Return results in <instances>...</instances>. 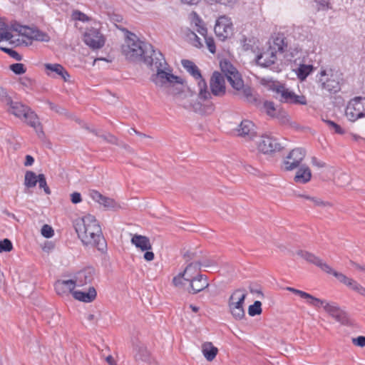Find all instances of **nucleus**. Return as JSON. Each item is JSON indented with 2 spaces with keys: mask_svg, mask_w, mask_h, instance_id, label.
Returning a JSON list of instances; mask_svg holds the SVG:
<instances>
[{
  "mask_svg": "<svg viewBox=\"0 0 365 365\" xmlns=\"http://www.w3.org/2000/svg\"><path fill=\"white\" fill-rule=\"evenodd\" d=\"M175 103L200 115H208L215 110L214 97H222L225 93H171Z\"/></svg>",
  "mask_w": 365,
  "mask_h": 365,
  "instance_id": "f257e3e1",
  "label": "nucleus"
},
{
  "mask_svg": "<svg viewBox=\"0 0 365 365\" xmlns=\"http://www.w3.org/2000/svg\"><path fill=\"white\" fill-rule=\"evenodd\" d=\"M74 228L78 237L85 245H92L101 252L107 250V243L103 235L101 227L95 216L88 214L74 222Z\"/></svg>",
  "mask_w": 365,
  "mask_h": 365,
  "instance_id": "f03ea898",
  "label": "nucleus"
},
{
  "mask_svg": "<svg viewBox=\"0 0 365 365\" xmlns=\"http://www.w3.org/2000/svg\"><path fill=\"white\" fill-rule=\"evenodd\" d=\"M125 43L122 46V52L125 58L130 61H143L145 64H152L156 53L153 46L140 41L138 36L128 31Z\"/></svg>",
  "mask_w": 365,
  "mask_h": 365,
  "instance_id": "7ed1b4c3",
  "label": "nucleus"
},
{
  "mask_svg": "<svg viewBox=\"0 0 365 365\" xmlns=\"http://www.w3.org/2000/svg\"><path fill=\"white\" fill-rule=\"evenodd\" d=\"M0 100L9 106V112L33 128L39 137L44 135L38 115L29 106L21 102L14 101L11 97L7 96V93H0Z\"/></svg>",
  "mask_w": 365,
  "mask_h": 365,
  "instance_id": "20e7f679",
  "label": "nucleus"
},
{
  "mask_svg": "<svg viewBox=\"0 0 365 365\" xmlns=\"http://www.w3.org/2000/svg\"><path fill=\"white\" fill-rule=\"evenodd\" d=\"M148 66L151 69L154 70L155 68L157 71V73L153 78V81L156 85L168 87L174 86L175 84L183 85L185 82L181 77L166 71L168 63L160 51L156 53L153 58V63L152 64H148Z\"/></svg>",
  "mask_w": 365,
  "mask_h": 365,
  "instance_id": "39448f33",
  "label": "nucleus"
},
{
  "mask_svg": "<svg viewBox=\"0 0 365 365\" xmlns=\"http://www.w3.org/2000/svg\"><path fill=\"white\" fill-rule=\"evenodd\" d=\"M318 82L320 84V88L323 90L339 91L344 80L341 71L329 68L321 70Z\"/></svg>",
  "mask_w": 365,
  "mask_h": 365,
  "instance_id": "423d86ee",
  "label": "nucleus"
},
{
  "mask_svg": "<svg viewBox=\"0 0 365 365\" xmlns=\"http://www.w3.org/2000/svg\"><path fill=\"white\" fill-rule=\"evenodd\" d=\"M319 303H315L313 307L318 309L323 307L324 310L336 322L342 325H348L349 319L348 314L343 310L336 302H329L319 298Z\"/></svg>",
  "mask_w": 365,
  "mask_h": 365,
  "instance_id": "0eeeda50",
  "label": "nucleus"
},
{
  "mask_svg": "<svg viewBox=\"0 0 365 365\" xmlns=\"http://www.w3.org/2000/svg\"><path fill=\"white\" fill-rule=\"evenodd\" d=\"M220 66L222 73L226 77L231 86L240 91L244 87V82L238 71L227 61H221Z\"/></svg>",
  "mask_w": 365,
  "mask_h": 365,
  "instance_id": "6e6552de",
  "label": "nucleus"
},
{
  "mask_svg": "<svg viewBox=\"0 0 365 365\" xmlns=\"http://www.w3.org/2000/svg\"><path fill=\"white\" fill-rule=\"evenodd\" d=\"M346 116L352 122L365 116V98L355 97L351 99L345 110Z\"/></svg>",
  "mask_w": 365,
  "mask_h": 365,
  "instance_id": "1a4fd4ad",
  "label": "nucleus"
},
{
  "mask_svg": "<svg viewBox=\"0 0 365 365\" xmlns=\"http://www.w3.org/2000/svg\"><path fill=\"white\" fill-rule=\"evenodd\" d=\"M306 156V151L301 148L292 149L282 163V169L285 171L293 170L301 165Z\"/></svg>",
  "mask_w": 365,
  "mask_h": 365,
  "instance_id": "9d476101",
  "label": "nucleus"
},
{
  "mask_svg": "<svg viewBox=\"0 0 365 365\" xmlns=\"http://www.w3.org/2000/svg\"><path fill=\"white\" fill-rule=\"evenodd\" d=\"M214 31L216 36L221 40L227 39L233 33V24L231 19L225 15L220 16L216 21Z\"/></svg>",
  "mask_w": 365,
  "mask_h": 365,
  "instance_id": "9b49d317",
  "label": "nucleus"
},
{
  "mask_svg": "<svg viewBox=\"0 0 365 365\" xmlns=\"http://www.w3.org/2000/svg\"><path fill=\"white\" fill-rule=\"evenodd\" d=\"M257 148L260 152L264 154L279 151L282 149V146L278 140L269 135L262 136L258 142Z\"/></svg>",
  "mask_w": 365,
  "mask_h": 365,
  "instance_id": "f8f14e48",
  "label": "nucleus"
},
{
  "mask_svg": "<svg viewBox=\"0 0 365 365\" xmlns=\"http://www.w3.org/2000/svg\"><path fill=\"white\" fill-rule=\"evenodd\" d=\"M185 281L190 282V288L187 291L192 294H196L205 290L210 285L208 278L205 274H197L195 277L186 278Z\"/></svg>",
  "mask_w": 365,
  "mask_h": 365,
  "instance_id": "ddd939ff",
  "label": "nucleus"
},
{
  "mask_svg": "<svg viewBox=\"0 0 365 365\" xmlns=\"http://www.w3.org/2000/svg\"><path fill=\"white\" fill-rule=\"evenodd\" d=\"M83 41L89 47L101 48L105 44V41L98 30L92 29L86 31L83 36Z\"/></svg>",
  "mask_w": 365,
  "mask_h": 365,
  "instance_id": "4468645a",
  "label": "nucleus"
},
{
  "mask_svg": "<svg viewBox=\"0 0 365 365\" xmlns=\"http://www.w3.org/2000/svg\"><path fill=\"white\" fill-rule=\"evenodd\" d=\"M44 67L46 73L50 77L61 78L66 82L71 81V76L62 65L59 63H46Z\"/></svg>",
  "mask_w": 365,
  "mask_h": 365,
  "instance_id": "2eb2a0df",
  "label": "nucleus"
},
{
  "mask_svg": "<svg viewBox=\"0 0 365 365\" xmlns=\"http://www.w3.org/2000/svg\"><path fill=\"white\" fill-rule=\"evenodd\" d=\"M237 135L251 140L257 136L255 124L249 120H243L236 128Z\"/></svg>",
  "mask_w": 365,
  "mask_h": 365,
  "instance_id": "dca6fc26",
  "label": "nucleus"
},
{
  "mask_svg": "<svg viewBox=\"0 0 365 365\" xmlns=\"http://www.w3.org/2000/svg\"><path fill=\"white\" fill-rule=\"evenodd\" d=\"M297 255L303 258L307 262L315 264L324 272H330L331 270V267L328 264L324 262L322 259L313 253L306 250H300L297 252Z\"/></svg>",
  "mask_w": 365,
  "mask_h": 365,
  "instance_id": "f3484780",
  "label": "nucleus"
},
{
  "mask_svg": "<svg viewBox=\"0 0 365 365\" xmlns=\"http://www.w3.org/2000/svg\"><path fill=\"white\" fill-rule=\"evenodd\" d=\"M95 275V269L93 267H86L79 272L75 275V285L78 287L84 286L93 282Z\"/></svg>",
  "mask_w": 365,
  "mask_h": 365,
  "instance_id": "a211bd4d",
  "label": "nucleus"
},
{
  "mask_svg": "<svg viewBox=\"0 0 365 365\" xmlns=\"http://www.w3.org/2000/svg\"><path fill=\"white\" fill-rule=\"evenodd\" d=\"M277 60L276 53L269 47L256 57L257 63L262 67H269Z\"/></svg>",
  "mask_w": 365,
  "mask_h": 365,
  "instance_id": "6ab92c4d",
  "label": "nucleus"
},
{
  "mask_svg": "<svg viewBox=\"0 0 365 365\" xmlns=\"http://www.w3.org/2000/svg\"><path fill=\"white\" fill-rule=\"evenodd\" d=\"M247 297L245 289H237L233 292L228 300L229 308H243V304Z\"/></svg>",
  "mask_w": 365,
  "mask_h": 365,
  "instance_id": "aec40b11",
  "label": "nucleus"
},
{
  "mask_svg": "<svg viewBox=\"0 0 365 365\" xmlns=\"http://www.w3.org/2000/svg\"><path fill=\"white\" fill-rule=\"evenodd\" d=\"M226 77L219 71H214L210 80V91H225Z\"/></svg>",
  "mask_w": 365,
  "mask_h": 365,
  "instance_id": "412c9836",
  "label": "nucleus"
},
{
  "mask_svg": "<svg viewBox=\"0 0 365 365\" xmlns=\"http://www.w3.org/2000/svg\"><path fill=\"white\" fill-rule=\"evenodd\" d=\"M54 287L56 293L59 295H63L67 293H71L73 294V292H75L74 289L76 285L73 279H67L56 281Z\"/></svg>",
  "mask_w": 365,
  "mask_h": 365,
  "instance_id": "4be33fe9",
  "label": "nucleus"
},
{
  "mask_svg": "<svg viewBox=\"0 0 365 365\" xmlns=\"http://www.w3.org/2000/svg\"><path fill=\"white\" fill-rule=\"evenodd\" d=\"M279 98L281 103L290 104L306 105L307 99L303 95H295V93H280Z\"/></svg>",
  "mask_w": 365,
  "mask_h": 365,
  "instance_id": "5701e85b",
  "label": "nucleus"
},
{
  "mask_svg": "<svg viewBox=\"0 0 365 365\" xmlns=\"http://www.w3.org/2000/svg\"><path fill=\"white\" fill-rule=\"evenodd\" d=\"M89 195L94 201L106 208H114L116 206V202L113 199L103 195L97 190H91Z\"/></svg>",
  "mask_w": 365,
  "mask_h": 365,
  "instance_id": "b1692460",
  "label": "nucleus"
},
{
  "mask_svg": "<svg viewBox=\"0 0 365 365\" xmlns=\"http://www.w3.org/2000/svg\"><path fill=\"white\" fill-rule=\"evenodd\" d=\"M240 96V98L252 106L257 108H261L262 105L263 98L259 95L258 93H235Z\"/></svg>",
  "mask_w": 365,
  "mask_h": 365,
  "instance_id": "393cba45",
  "label": "nucleus"
},
{
  "mask_svg": "<svg viewBox=\"0 0 365 365\" xmlns=\"http://www.w3.org/2000/svg\"><path fill=\"white\" fill-rule=\"evenodd\" d=\"M312 178V171L307 165H301L298 167L294 180L297 183L305 184L310 181Z\"/></svg>",
  "mask_w": 365,
  "mask_h": 365,
  "instance_id": "a878e982",
  "label": "nucleus"
},
{
  "mask_svg": "<svg viewBox=\"0 0 365 365\" xmlns=\"http://www.w3.org/2000/svg\"><path fill=\"white\" fill-rule=\"evenodd\" d=\"M96 296L97 292L93 287H90L87 292H73V297L74 299L86 303L93 302L96 298Z\"/></svg>",
  "mask_w": 365,
  "mask_h": 365,
  "instance_id": "bb28decb",
  "label": "nucleus"
},
{
  "mask_svg": "<svg viewBox=\"0 0 365 365\" xmlns=\"http://www.w3.org/2000/svg\"><path fill=\"white\" fill-rule=\"evenodd\" d=\"M131 242L142 251L150 250L152 249V245L149 238L144 235H133L131 238Z\"/></svg>",
  "mask_w": 365,
  "mask_h": 365,
  "instance_id": "cd10ccee",
  "label": "nucleus"
},
{
  "mask_svg": "<svg viewBox=\"0 0 365 365\" xmlns=\"http://www.w3.org/2000/svg\"><path fill=\"white\" fill-rule=\"evenodd\" d=\"M273 118H277L279 123L282 125L289 126L295 129L299 128L297 123L292 121L289 115L283 109H279Z\"/></svg>",
  "mask_w": 365,
  "mask_h": 365,
  "instance_id": "c85d7f7f",
  "label": "nucleus"
},
{
  "mask_svg": "<svg viewBox=\"0 0 365 365\" xmlns=\"http://www.w3.org/2000/svg\"><path fill=\"white\" fill-rule=\"evenodd\" d=\"M201 267L202 263L200 261L190 262L182 272L185 276V277H184V280H185L186 278L195 277L197 274H201L200 273Z\"/></svg>",
  "mask_w": 365,
  "mask_h": 365,
  "instance_id": "c756f323",
  "label": "nucleus"
},
{
  "mask_svg": "<svg viewBox=\"0 0 365 365\" xmlns=\"http://www.w3.org/2000/svg\"><path fill=\"white\" fill-rule=\"evenodd\" d=\"M259 83L269 91H288L279 81H274L272 78H263L259 81Z\"/></svg>",
  "mask_w": 365,
  "mask_h": 365,
  "instance_id": "7c9ffc66",
  "label": "nucleus"
},
{
  "mask_svg": "<svg viewBox=\"0 0 365 365\" xmlns=\"http://www.w3.org/2000/svg\"><path fill=\"white\" fill-rule=\"evenodd\" d=\"M202 351L208 361H212L217 356L218 349L211 342H205L202 346Z\"/></svg>",
  "mask_w": 365,
  "mask_h": 365,
  "instance_id": "2f4dec72",
  "label": "nucleus"
},
{
  "mask_svg": "<svg viewBox=\"0 0 365 365\" xmlns=\"http://www.w3.org/2000/svg\"><path fill=\"white\" fill-rule=\"evenodd\" d=\"M181 64L183 68L195 78H201V73L198 67L190 60L182 59Z\"/></svg>",
  "mask_w": 365,
  "mask_h": 365,
  "instance_id": "473e14b6",
  "label": "nucleus"
},
{
  "mask_svg": "<svg viewBox=\"0 0 365 365\" xmlns=\"http://www.w3.org/2000/svg\"><path fill=\"white\" fill-rule=\"evenodd\" d=\"M287 289L295 294L299 295L301 298L306 299L307 303L310 306L313 307L314 305H316L315 303H319V298H317L314 296L304 291L299 290L293 287H287Z\"/></svg>",
  "mask_w": 365,
  "mask_h": 365,
  "instance_id": "72a5a7b5",
  "label": "nucleus"
},
{
  "mask_svg": "<svg viewBox=\"0 0 365 365\" xmlns=\"http://www.w3.org/2000/svg\"><path fill=\"white\" fill-rule=\"evenodd\" d=\"M269 48L273 49L275 53L277 51L281 53L284 52L287 48V43L285 42V38L283 36H277L273 41V45L269 46Z\"/></svg>",
  "mask_w": 365,
  "mask_h": 365,
  "instance_id": "f704fd0d",
  "label": "nucleus"
},
{
  "mask_svg": "<svg viewBox=\"0 0 365 365\" xmlns=\"http://www.w3.org/2000/svg\"><path fill=\"white\" fill-rule=\"evenodd\" d=\"M8 25L4 22H0V42L3 41H9L10 44H14L13 34L7 31Z\"/></svg>",
  "mask_w": 365,
  "mask_h": 365,
  "instance_id": "c9c22d12",
  "label": "nucleus"
},
{
  "mask_svg": "<svg viewBox=\"0 0 365 365\" xmlns=\"http://www.w3.org/2000/svg\"><path fill=\"white\" fill-rule=\"evenodd\" d=\"M259 109L264 110L267 115L272 118H273L278 111L274 102L267 100H263L261 108Z\"/></svg>",
  "mask_w": 365,
  "mask_h": 365,
  "instance_id": "e433bc0d",
  "label": "nucleus"
},
{
  "mask_svg": "<svg viewBox=\"0 0 365 365\" xmlns=\"http://www.w3.org/2000/svg\"><path fill=\"white\" fill-rule=\"evenodd\" d=\"M38 182V175L33 171L28 170L25 173L24 185L30 188L34 187Z\"/></svg>",
  "mask_w": 365,
  "mask_h": 365,
  "instance_id": "4c0bfd02",
  "label": "nucleus"
},
{
  "mask_svg": "<svg viewBox=\"0 0 365 365\" xmlns=\"http://www.w3.org/2000/svg\"><path fill=\"white\" fill-rule=\"evenodd\" d=\"M31 38L35 41L48 42L50 41L49 36L39 29H33L31 33Z\"/></svg>",
  "mask_w": 365,
  "mask_h": 365,
  "instance_id": "58836bf2",
  "label": "nucleus"
},
{
  "mask_svg": "<svg viewBox=\"0 0 365 365\" xmlns=\"http://www.w3.org/2000/svg\"><path fill=\"white\" fill-rule=\"evenodd\" d=\"M262 312V303L259 301H255L253 304L248 307V314L251 317L259 315Z\"/></svg>",
  "mask_w": 365,
  "mask_h": 365,
  "instance_id": "ea45409f",
  "label": "nucleus"
},
{
  "mask_svg": "<svg viewBox=\"0 0 365 365\" xmlns=\"http://www.w3.org/2000/svg\"><path fill=\"white\" fill-rule=\"evenodd\" d=\"M299 197L312 201L314 206H331V205L329 202H324L318 197H312V196L307 195H299Z\"/></svg>",
  "mask_w": 365,
  "mask_h": 365,
  "instance_id": "a19ab883",
  "label": "nucleus"
},
{
  "mask_svg": "<svg viewBox=\"0 0 365 365\" xmlns=\"http://www.w3.org/2000/svg\"><path fill=\"white\" fill-rule=\"evenodd\" d=\"M312 71V66L300 65L297 71V76L299 79H305Z\"/></svg>",
  "mask_w": 365,
  "mask_h": 365,
  "instance_id": "79ce46f5",
  "label": "nucleus"
},
{
  "mask_svg": "<svg viewBox=\"0 0 365 365\" xmlns=\"http://www.w3.org/2000/svg\"><path fill=\"white\" fill-rule=\"evenodd\" d=\"M325 123L328 125L330 130H333L335 133L343 135L345 130L337 123L330 120H325Z\"/></svg>",
  "mask_w": 365,
  "mask_h": 365,
  "instance_id": "37998d69",
  "label": "nucleus"
},
{
  "mask_svg": "<svg viewBox=\"0 0 365 365\" xmlns=\"http://www.w3.org/2000/svg\"><path fill=\"white\" fill-rule=\"evenodd\" d=\"M229 309H230V312L231 314L236 320H241L245 316V312L244 308L231 307Z\"/></svg>",
  "mask_w": 365,
  "mask_h": 365,
  "instance_id": "c03bdc74",
  "label": "nucleus"
},
{
  "mask_svg": "<svg viewBox=\"0 0 365 365\" xmlns=\"http://www.w3.org/2000/svg\"><path fill=\"white\" fill-rule=\"evenodd\" d=\"M100 138H101L103 140H105L106 142H107L108 143L115 145H120V141H119L118 138L110 133H108L107 134H103V135H100Z\"/></svg>",
  "mask_w": 365,
  "mask_h": 365,
  "instance_id": "a18cd8bd",
  "label": "nucleus"
},
{
  "mask_svg": "<svg viewBox=\"0 0 365 365\" xmlns=\"http://www.w3.org/2000/svg\"><path fill=\"white\" fill-rule=\"evenodd\" d=\"M10 69L16 75H21L26 71L25 66L21 63H16L10 65Z\"/></svg>",
  "mask_w": 365,
  "mask_h": 365,
  "instance_id": "49530a36",
  "label": "nucleus"
},
{
  "mask_svg": "<svg viewBox=\"0 0 365 365\" xmlns=\"http://www.w3.org/2000/svg\"><path fill=\"white\" fill-rule=\"evenodd\" d=\"M38 182L40 188H43L45 193L49 195L51 190L47 185L46 177L43 174H39L38 175Z\"/></svg>",
  "mask_w": 365,
  "mask_h": 365,
  "instance_id": "de8ad7c7",
  "label": "nucleus"
},
{
  "mask_svg": "<svg viewBox=\"0 0 365 365\" xmlns=\"http://www.w3.org/2000/svg\"><path fill=\"white\" fill-rule=\"evenodd\" d=\"M0 50L7 53L16 61H21L22 59V56L17 51L12 48L0 46Z\"/></svg>",
  "mask_w": 365,
  "mask_h": 365,
  "instance_id": "09e8293b",
  "label": "nucleus"
},
{
  "mask_svg": "<svg viewBox=\"0 0 365 365\" xmlns=\"http://www.w3.org/2000/svg\"><path fill=\"white\" fill-rule=\"evenodd\" d=\"M21 84L23 86L22 89H30L34 90L36 88V83L31 78L24 77L21 79Z\"/></svg>",
  "mask_w": 365,
  "mask_h": 365,
  "instance_id": "8fccbe9b",
  "label": "nucleus"
},
{
  "mask_svg": "<svg viewBox=\"0 0 365 365\" xmlns=\"http://www.w3.org/2000/svg\"><path fill=\"white\" fill-rule=\"evenodd\" d=\"M13 249V245L10 240L4 239L0 241V253L3 252H10Z\"/></svg>",
  "mask_w": 365,
  "mask_h": 365,
  "instance_id": "3c124183",
  "label": "nucleus"
},
{
  "mask_svg": "<svg viewBox=\"0 0 365 365\" xmlns=\"http://www.w3.org/2000/svg\"><path fill=\"white\" fill-rule=\"evenodd\" d=\"M348 287L351 289L352 290L358 292L359 294L362 295V293L365 292V287H362L360 284H359L354 279H351Z\"/></svg>",
  "mask_w": 365,
  "mask_h": 365,
  "instance_id": "603ef678",
  "label": "nucleus"
},
{
  "mask_svg": "<svg viewBox=\"0 0 365 365\" xmlns=\"http://www.w3.org/2000/svg\"><path fill=\"white\" fill-rule=\"evenodd\" d=\"M138 359L142 360L143 361H150V353L149 351L144 347L139 348L138 354L136 356Z\"/></svg>",
  "mask_w": 365,
  "mask_h": 365,
  "instance_id": "864d4df0",
  "label": "nucleus"
},
{
  "mask_svg": "<svg viewBox=\"0 0 365 365\" xmlns=\"http://www.w3.org/2000/svg\"><path fill=\"white\" fill-rule=\"evenodd\" d=\"M41 235L46 238H50L53 236L54 231L48 225H44L41 228Z\"/></svg>",
  "mask_w": 365,
  "mask_h": 365,
  "instance_id": "5fc2aeb1",
  "label": "nucleus"
},
{
  "mask_svg": "<svg viewBox=\"0 0 365 365\" xmlns=\"http://www.w3.org/2000/svg\"><path fill=\"white\" fill-rule=\"evenodd\" d=\"M197 26V32L203 36L204 37L207 36V28L203 25V21L198 16L197 18V22L195 23Z\"/></svg>",
  "mask_w": 365,
  "mask_h": 365,
  "instance_id": "6e6d98bb",
  "label": "nucleus"
},
{
  "mask_svg": "<svg viewBox=\"0 0 365 365\" xmlns=\"http://www.w3.org/2000/svg\"><path fill=\"white\" fill-rule=\"evenodd\" d=\"M205 41L210 53H215L216 52V47L214 38L212 37L205 36Z\"/></svg>",
  "mask_w": 365,
  "mask_h": 365,
  "instance_id": "4d7b16f0",
  "label": "nucleus"
},
{
  "mask_svg": "<svg viewBox=\"0 0 365 365\" xmlns=\"http://www.w3.org/2000/svg\"><path fill=\"white\" fill-rule=\"evenodd\" d=\"M327 274H333L340 282L343 283L345 280H346V276L341 272H338L335 270H334L331 267L330 272H325Z\"/></svg>",
  "mask_w": 365,
  "mask_h": 365,
  "instance_id": "13d9d810",
  "label": "nucleus"
},
{
  "mask_svg": "<svg viewBox=\"0 0 365 365\" xmlns=\"http://www.w3.org/2000/svg\"><path fill=\"white\" fill-rule=\"evenodd\" d=\"M48 104L49 106V108L52 110H54L56 111L57 113H59V114H66V110L58 106V105H56L54 104L53 103L51 102V101H48Z\"/></svg>",
  "mask_w": 365,
  "mask_h": 365,
  "instance_id": "bf43d9fd",
  "label": "nucleus"
},
{
  "mask_svg": "<svg viewBox=\"0 0 365 365\" xmlns=\"http://www.w3.org/2000/svg\"><path fill=\"white\" fill-rule=\"evenodd\" d=\"M73 17L75 19L81 21L83 22L88 21L89 20V18L87 15L79 11H76L73 13Z\"/></svg>",
  "mask_w": 365,
  "mask_h": 365,
  "instance_id": "052dcab7",
  "label": "nucleus"
},
{
  "mask_svg": "<svg viewBox=\"0 0 365 365\" xmlns=\"http://www.w3.org/2000/svg\"><path fill=\"white\" fill-rule=\"evenodd\" d=\"M352 343L357 346L364 347L365 346V336H359L356 338L352 339Z\"/></svg>",
  "mask_w": 365,
  "mask_h": 365,
  "instance_id": "680f3d73",
  "label": "nucleus"
},
{
  "mask_svg": "<svg viewBox=\"0 0 365 365\" xmlns=\"http://www.w3.org/2000/svg\"><path fill=\"white\" fill-rule=\"evenodd\" d=\"M184 277L185 276L183 274V273L181 272H180L177 276L174 277L173 279V283L175 287H178L181 284H182V279H184Z\"/></svg>",
  "mask_w": 365,
  "mask_h": 365,
  "instance_id": "e2e57ef3",
  "label": "nucleus"
},
{
  "mask_svg": "<svg viewBox=\"0 0 365 365\" xmlns=\"http://www.w3.org/2000/svg\"><path fill=\"white\" fill-rule=\"evenodd\" d=\"M195 79L198 81L197 83L199 87V91H207V86L205 79H203L202 76L201 78Z\"/></svg>",
  "mask_w": 365,
  "mask_h": 365,
  "instance_id": "0e129e2a",
  "label": "nucleus"
},
{
  "mask_svg": "<svg viewBox=\"0 0 365 365\" xmlns=\"http://www.w3.org/2000/svg\"><path fill=\"white\" fill-rule=\"evenodd\" d=\"M71 200L73 204L79 203L82 201L81 195L79 192H74L71 195Z\"/></svg>",
  "mask_w": 365,
  "mask_h": 365,
  "instance_id": "69168bd1",
  "label": "nucleus"
},
{
  "mask_svg": "<svg viewBox=\"0 0 365 365\" xmlns=\"http://www.w3.org/2000/svg\"><path fill=\"white\" fill-rule=\"evenodd\" d=\"M312 163L313 165L317 166L318 168L326 167V163L324 162L319 160L316 157L312 158Z\"/></svg>",
  "mask_w": 365,
  "mask_h": 365,
  "instance_id": "338daca9",
  "label": "nucleus"
},
{
  "mask_svg": "<svg viewBox=\"0 0 365 365\" xmlns=\"http://www.w3.org/2000/svg\"><path fill=\"white\" fill-rule=\"evenodd\" d=\"M249 289H250V292L252 294H257L261 295L262 297H264V294H263L261 289L259 287H258L257 286L250 285L249 287Z\"/></svg>",
  "mask_w": 365,
  "mask_h": 365,
  "instance_id": "774afa93",
  "label": "nucleus"
}]
</instances>
